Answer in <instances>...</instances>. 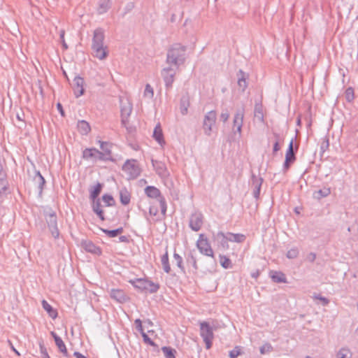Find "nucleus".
Wrapping results in <instances>:
<instances>
[{
	"label": "nucleus",
	"mask_w": 358,
	"mask_h": 358,
	"mask_svg": "<svg viewBox=\"0 0 358 358\" xmlns=\"http://www.w3.org/2000/svg\"><path fill=\"white\" fill-rule=\"evenodd\" d=\"M187 262L188 264H191L192 267L195 269H198V266L196 263V257L192 255V253H190L189 257L187 259Z\"/></svg>",
	"instance_id": "de8ad7c7"
},
{
	"label": "nucleus",
	"mask_w": 358,
	"mask_h": 358,
	"mask_svg": "<svg viewBox=\"0 0 358 358\" xmlns=\"http://www.w3.org/2000/svg\"><path fill=\"white\" fill-rule=\"evenodd\" d=\"M294 140L293 138L289 143L286 154H285V159L282 166V171L284 173L287 172L290 168L291 165L296 161V155L294 152L293 147Z\"/></svg>",
	"instance_id": "f8f14e48"
},
{
	"label": "nucleus",
	"mask_w": 358,
	"mask_h": 358,
	"mask_svg": "<svg viewBox=\"0 0 358 358\" xmlns=\"http://www.w3.org/2000/svg\"><path fill=\"white\" fill-rule=\"evenodd\" d=\"M92 209L93 211H97L101 209V202L99 199L97 200H93V205H92Z\"/></svg>",
	"instance_id": "4d7b16f0"
},
{
	"label": "nucleus",
	"mask_w": 358,
	"mask_h": 358,
	"mask_svg": "<svg viewBox=\"0 0 358 358\" xmlns=\"http://www.w3.org/2000/svg\"><path fill=\"white\" fill-rule=\"evenodd\" d=\"M152 164L156 173L160 178H166L169 176V171L164 162L152 159Z\"/></svg>",
	"instance_id": "f3484780"
},
{
	"label": "nucleus",
	"mask_w": 358,
	"mask_h": 358,
	"mask_svg": "<svg viewBox=\"0 0 358 358\" xmlns=\"http://www.w3.org/2000/svg\"><path fill=\"white\" fill-rule=\"evenodd\" d=\"M77 127L78 131L82 135H87L91 131L90 124L85 120L78 121Z\"/></svg>",
	"instance_id": "393cba45"
},
{
	"label": "nucleus",
	"mask_w": 358,
	"mask_h": 358,
	"mask_svg": "<svg viewBox=\"0 0 358 358\" xmlns=\"http://www.w3.org/2000/svg\"><path fill=\"white\" fill-rule=\"evenodd\" d=\"M153 138L155 139V141L161 145H163L165 144V141L164 139V135L162 132V129L161 128L160 124H157L156 127H155L154 131H153Z\"/></svg>",
	"instance_id": "b1692460"
},
{
	"label": "nucleus",
	"mask_w": 358,
	"mask_h": 358,
	"mask_svg": "<svg viewBox=\"0 0 358 358\" xmlns=\"http://www.w3.org/2000/svg\"><path fill=\"white\" fill-rule=\"evenodd\" d=\"M173 258L176 260V264L178 266V268H180V270L184 272L185 268L182 265V258L181 257V256H180L178 253L174 252Z\"/></svg>",
	"instance_id": "a18cd8bd"
},
{
	"label": "nucleus",
	"mask_w": 358,
	"mask_h": 358,
	"mask_svg": "<svg viewBox=\"0 0 358 358\" xmlns=\"http://www.w3.org/2000/svg\"><path fill=\"white\" fill-rule=\"evenodd\" d=\"M94 213L99 216V217L101 220H105V217H104V215H103V212L102 210H99L97 211H94Z\"/></svg>",
	"instance_id": "0e129e2a"
},
{
	"label": "nucleus",
	"mask_w": 358,
	"mask_h": 358,
	"mask_svg": "<svg viewBox=\"0 0 358 358\" xmlns=\"http://www.w3.org/2000/svg\"><path fill=\"white\" fill-rule=\"evenodd\" d=\"M245 115V110L243 108L237 110L234 116L233 130L234 134L237 132L239 136L241 135L242 127L243 124V119Z\"/></svg>",
	"instance_id": "ddd939ff"
},
{
	"label": "nucleus",
	"mask_w": 358,
	"mask_h": 358,
	"mask_svg": "<svg viewBox=\"0 0 358 358\" xmlns=\"http://www.w3.org/2000/svg\"><path fill=\"white\" fill-rule=\"evenodd\" d=\"M320 145V152L324 153L329 147V141L327 136L324 137Z\"/></svg>",
	"instance_id": "c03bdc74"
},
{
	"label": "nucleus",
	"mask_w": 358,
	"mask_h": 358,
	"mask_svg": "<svg viewBox=\"0 0 358 358\" xmlns=\"http://www.w3.org/2000/svg\"><path fill=\"white\" fill-rule=\"evenodd\" d=\"M55 342L59 350L64 355V356L69 357V353L66 345L64 344L62 339L61 338H55Z\"/></svg>",
	"instance_id": "f704fd0d"
},
{
	"label": "nucleus",
	"mask_w": 358,
	"mask_h": 358,
	"mask_svg": "<svg viewBox=\"0 0 358 358\" xmlns=\"http://www.w3.org/2000/svg\"><path fill=\"white\" fill-rule=\"evenodd\" d=\"M220 264L223 268H228L231 267V262L229 258H227L225 256H222V255H220Z\"/></svg>",
	"instance_id": "37998d69"
},
{
	"label": "nucleus",
	"mask_w": 358,
	"mask_h": 358,
	"mask_svg": "<svg viewBox=\"0 0 358 358\" xmlns=\"http://www.w3.org/2000/svg\"><path fill=\"white\" fill-rule=\"evenodd\" d=\"M229 117V113L227 110L222 111L220 116V120L222 121L224 123L227 122Z\"/></svg>",
	"instance_id": "864d4df0"
},
{
	"label": "nucleus",
	"mask_w": 358,
	"mask_h": 358,
	"mask_svg": "<svg viewBox=\"0 0 358 358\" xmlns=\"http://www.w3.org/2000/svg\"><path fill=\"white\" fill-rule=\"evenodd\" d=\"M102 231L106 234L110 238L116 237L117 235L122 234L123 232V228L120 227L115 229L109 230V229H101Z\"/></svg>",
	"instance_id": "c9c22d12"
},
{
	"label": "nucleus",
	"mask_w": 358,
	"mask_h": 358,
	"mask_svg": "<svg viewBox=\"0 0 358 358\" xmlns=\"http://www.w3.org/2000/svg\"><path fill=\"white\" fill-rule=\"evenodd\" d=\"M241 354V348L239 346H236L232 350L229 352V356L230 358H237Z\"/></svg>",
	"instance_id": "3c124183"
},
{
	"label": "nucleus",
	"mask_w": 358,
	"mask_h": 358,
	"mask_svg": "<svg viewBox=\"0 0 358 358\" xmlns=\"http://www.w3.org/2000/svg\"><path fill=\"white\" fill-rule=\"evenodd\" d=\"M186 59V47L180 43L173 45L168 50L166 62L176 69L183 64Z\"/></svg>",
	"instance_id": "f03ea898"
},
{
	"label": "nucleus",
	"mask_w": 358,
	"mask_h": 358,
	"mask_svg": "<svg viewBox=\"0 0 358 358\" xmlns=\"http://www.w3.org/2000/svg\"><path fill=\"white\" fill-rule=\"evenodd\" d=\"M313 297L316 299L320 300L324 306H327L329 303V300L327 298L322 296L320 294L315 295Z\"/></svg>",
	"instance_id": "5fc2aeb1"
},
{
	"label": "nucleus",
	"mask_w": 358,
	"mask_h": 358,
	"mask_svg": "<svg viewBox=\"0 0 358 358\" xmlns=\"http://www.w3.org/2000/svg\"><path fill=\"white\" fill-rule=\"evenodd\" d=\"M73 356L76 357V358H87L85 355H83V354H81L80 352H75L73 353Z\"/></svg>",
	"instance_id": "338daca9"
},
{
	"label": "nucleus",
	"mask_w": 358,
	"mask_h": 358,
	"mask_svg": "<svg viewBox=\"0 0 358 358\" xmlns=\"http://www.w3.org/2000/svg\"><path fill=\"white\" fill-rule=\"evenodd\" d=\"M59 36H60V39L62 41V46L63 48L66 50L68 48V45L65 42V40H64V30H62L60 31V34H59Z\"/></svg>",
	"instance_id": "052dcab7"
},
{
	"label": "nucleus",
	"mask_w": 358,
	"mask_h": 358,
	"mask_svg": "<svg viewBox=\"0 0 358 358\" xmlns=\"http://www.w3.org/2000/svg\"><path fill=\"white\" fill-rule=\"evenodd\" d=\"M136 329L141 333H143L144 330L142 326V322L140 319H136L134 322Z\"/></svg>",
	"instance_id": "6e6d98bb"
},
{
	"label": "nucleus",
	"mask_w": 358,
	"mask_h": 358,
	"mask_svg": "<svg viewBox=\"0 0 358 358\" xmlns=\"http://www.w3.org/2000/svg\"><path fill=\"white\" fill-rule=\"evenodd\" d=\"M119 241L128 243L129 242V238L127 236H121L119 237Z\"/></svg>",
	"instance_id": "e2e57ef3"
},
{
	"label": "nucleus",
	"mask_w": 358,
	"mask_h": 358,
	"mask_svg": "<svg viewBox=\"0 0 358 358\" xmlns=\"http://www.w3.org/2000/svg\"><path fill=\"white\" fill-rule=\"evenodd\" d=\"M143 338V341H145V343L150 345H155V343L151 340V338L146 334V333L143 332L141 334Z\"/></svg>",
	"instance_id": "bf43d9fd"
},
{
	"label": "nucleus",
	"mask_w": 358,
	"mask_h": 358,
	"mask_svg": "<svg viewBox=\"0 0 358 358\" xmlns=\"http://www.w3.org/2000/svg\"><path fill=\"white\" fill-rule=\"evenodd\" d=\"M42 306L43 309L48 313V315L52 318L55 319L57 317V311L54 309L52 306L48 303V302L45 300L42 301Z\"/></svg>",
	"instance_id": "cd10ccee"
},
{
	"label": "nucleus",
	"mask_w": 358,
	"mask_h": 358,
	"mask_svg": "<svg viewBox=\"0 0 358 358\" xmlns=\"http://www.w3.org/2000/svg\"><path fill=\"white\" fill-rule=\"evenodd\" d=\"M34 181L38 185V194L40 196H41L43 189V187L45 183V180L39 171H37L36 173V176L34 177Z\"/></svg>",
	"instance_id": "c85d7f7f"
},
{
	"label": "nucleus",
	"mask_w": 358,
	"mask_h": 358,
	"mask_svg": "<svg viewBox=\"0 0 358 358\" xmlns=\"http://www.w3.org/2000/svg\"><path fill=\"white\" fill-rule=\"evenodd\" d=\"M315 194L317 195L315 196L317 199L326 197L331 194V189L329 187H324L323 189H319L318 191L315 192Z\"/></svg>",
	"instance_id": "ea45409f"
},
{
	"label": "nucleus",
	"mask_w": 358,
	"mask_h": 358,
	"mask_svg": "<svg viewBox=\"0 0 358 358\" xmlns=\"http://www.w3.org/2000/svg\"><path fill=\"white\" fill-rule=\"evenodd\" d=\"M40 350L43 358H50L46 348L42 344L40 345Z\"/></svg>",
	"instance_id": "13d9d810"
},
{
	"label": "nucleus",
	"mask_w": 358,
	"mask_h": 358,
	"mask_svg": "<svg viewBox=\"0 0 358 358\" xmlns=\"http://www.w3.org/2000/svg\"><path fill=\"white\" fill-rule=\"evenodd\" d=\"M203 224V216L200 212L192 213L189 218V227L194 231H198Z\"/></svg>",
	"instance_id": "2eb2a0df"
},
{
	"label": "nucleus",
	"mask_w": 358,
	"mask_h": 358,
	"mask_svg": "<svg viewBox=\"0 0 358 358\" xmlns=\"http://www.w3.org/2000/svg\"><path fill=\"white\" fill-rule=\"evenodd\" d=\"M273 348L272 345L268 343H266L260 348L259 351L262 355H264L267 352L273 351Z\"/></svg>",
	"instance_id": "49530a36"
},
{
	"label": "nucleus",
	"mask_w": 358,
	"mask_h": 358,
	"mask_svg": "<svg viewBox=\"0 0 358 358\" xmlns=\"http://www.w3.org/2000/svg\"><path fill=\"white\" fill-rule=\"evenodd\" d=\"M196 247L199 252L207 257H214V252L208 238L203 234H199L196 241Z\"/></svg>",
	"instance_id": "1a4fd4ad"
},
{
	"label": "nucleus",
	"mask_w": 358,
	"mask_h": 358,
	"mask_svg": "<svg viewBox=\"0 0 358 358\" xmlns=\"http://www.w3.org/2000/svg\"><path fill=\"white\" fill-rule=\"evenodd\" d=\"M104 38L103 29L97 28L94 31L92 43V55L100 60L106 59L108 55V47L104 45Z\"/></svg>",
	"instance_id": "f257e3e1"
},
{
	"label": "nucleus",
	"mask_w": 358,
	"mask_h": 358,
	"mask_svg": "<svg viewBox=\"0 0 358 358\" xmlns=\"http://www.w3.org/2000/svg\"><path fill=\"white\" fill-rule=\"evenodd\" d=\"M189 106V97L187 94L184 95L180 99V108L182 115H186L188 111V108Z\"/></svg>",
	"instance_id": "bb28decb"
},
{
	"label": "nucleus",
	"mask_w": 358,
	"mask_h": 358,
	"mask_svg": "<svg viewBox=\"0 0 358 358\" xmlns=\"http://www.w3.org/2000/svg\"><path fill=\"white\" fill-rule=\"evenodd\" d=\"M337 358H351L352 353L348 348H341L336 354Z\"/></svg>",
	"instance_id": "e433bc0d"
},
{
	"label": "nucleus",
	"mask_w": 358,
	"mask_h": 358,
	"mask_svg": "<svg viewBox=\"0 0 358 358\" xmlns=\"http://www.w3.org/2000/svg\"><path fill=\"white\" fill-rule=\"evenodd\" d=\"M145 194L152 199H157L159 202L161 211L163 214L166 212V202L164 197L161 194L159 189L154 186H148L145 188Z\"/></svg>",
	"instance_id": "423d86ee"
},
{
	"label": "nucleus",
	"mask_w": 358,
	"mask_h": 358,
	"mask_svg": "<svg viewBox=\"0 0 358 358\" xmlns=\"http://www.w3.org/2000/svg\"><path fill=\"white\" fill-rule=\"evenodd\" d=\"M122 170L129 180L136 179L141 173V169L135 159H127L122 166Z\"/></svg>",
	"instance_id": "0eeeda50"
},
{
	"label": "nucleus",
	"mask_w": 358,
	"mask_h": 358,
	"mask_svg": "<svg viewBox=\"0 0 358 358\" xmlns=\"http://www.w3.org/2000/svg\"><path fill=\"white\" fill-rule=\"evenodd\" d=\"M200 335L206 343V348L210 349L214 338L213 327L206 322L200 324Z\"/></svg>",
	"instance_id": "6e6552de"
},
{
	"label": "nucleus",
	"mask_w": 358,
	"mask_h": 358,
	"mask_svg": "<svg viewBox=\"0 0 358 358\" xmlns=\"http://www.w3.org/2000/svg\"><path fill=\"white\" fill-rule=\"evenodd\" d=\"M120 202L123 205H127L130 202L131 194L126 188H123L120 191Z\"/></svg>",
	"instance_id": "2f4dec72"
},
{
	"label": "nucleus",
	"mask_w": 358,
	"mask_h": 358,
	"mask_svg": "<svg viewBox=\"0 0 358 358\" xmlns=\"http://www.w3.org/2000/svg\"><path fill=\"white\" fill-rule=\"evenodd\" d=\"M94 213L99 216V217L101 220H105V217H104V215H103V212L102 210H99L97 211H94Z\"/></svg>",
	"instance_id": "69168bd1"
},
{
	"label": "nucleus",
	"mask_w": 358,
	"mask_h": 358,
	"mask_svg": "<svg viewBox=\"0 0 358 358\" xmlns=\"http://www.w3.org/2000/svg\"><path fill=\"white\" fill-rule=\"evenodd\" d=\"M271 278L274 282L280 283L287 282L285 275L280 271H271Z\"/></svg>",
	"instance_id": "7c9ffc66"
},
{
	"label": "nucleus",
	"mask_w": 358,
	"mask_h": 358,
	"mask_svg": "<svg viewBox=\"0 0 358 358\" xmlns=\"http://www.w3.org/2000/svg\"><path fill=\"white\" fill-rule=\"evenodd\" d=\"M102 201L105 203L106 206H113L115 205V200L110 194H104L102 196Z\"/></svg>",
	"instance_id": "a19ab883"
},
{
	"label": "nucleus",
	"mask_w": 358,
	"mask_h": 358,
	"mask_svg": "<svg viewBox=\"0 0 358 358\" xmlns=\"http://www.w3.org/2000/svg\"><path fill=\"white\" fill-rule=\"evenodd\" d=\"M255 117H257L260 122H264V116L263 113V106L262 103H256L254 110Z\"/></svg>",
	"instance_id": "473e14b6"
},
{
	"label": "nucleus",
	"mask_w": 358,
	"mask_h": 358,
	"mask_svg": "<svg viewBox=\"0 0 358 358\" xmlns=\"http://www.w3.org/2000/svg\"><path fill=\"white\" fill-rule=\"evenodd\" d=\"M111 6V0H99L97 12L99 15L106 13Z\"/></svg>",
	"instance_id": "a878e982"
},
{
	"label": "nucleus",
	"mask_w": 358,
	"mask_h": 358,
	"mask_svg": "<svg viewBox=\"0 0 358 358\" xmlns=\"http://www.w3.org/2000/svg\"><path fill=\"white\" fill-rule=\"evenodd\" d=\"M82 157L85 160L94 159H96L99 160H103L104 159H107V157H105L103 153L97 150L96 148H85L83 151Z\"/></svg>",
	"instance_id": "4468645a"
},
{
	"label": "nucleus",
	"mask_w": 358,
	"mask_h": 358,
	"mask_svg": "<svg viewBox=\"0 0 358 358\" xmlns=\"http://www.w3.org/2000/svg\"><path fill=\"white\" fill-rule=\"evenodd\" d=\"M98 143L100 144V148L103 150L102 152L104 156L108 157L103 160H113L111 157V144L108 142L101 141H99Z\"/></svg>",
	"instance_id": "5701e85b"
},
{
	"label": "nucleus",
	"mask_w": 358,
	"mask_h": 358,
	"mask_svg": "<svg viewBox=\"0 0 358 358\" xmlns=\"http://www.w3.org/2000/svg\"><path fill=\"white\" fill-rule=\"evenodd\" d=\"M102 188V185L98 182L93 188L92 190L90 191V199L92 200H95L97 196L101 193Z\"/></svg>",
	"instance_id": "4c0bfd02"
},
{
	"label": "nucleus",
	"mask_w": 358,
	"mask_h": 358,
	"mask_svg": "<svg viewBox=\"0 0 358 358\" xmlns=\"http://www.w3.org/2000/svg\"><path fill=\"white\" fill-rule=\"evenodd\" d=\"M178 69L168 66L164 68L161 71V75L165 84L166 90L172 88L173 83L175 80V76L176 74V70Z\"/></svg>",
	"instance_id": "9b49d317"
},
{
	"label": "nucleus",
	"mask_w": 358,
	"mask_h": 358,
	"mask_svg": "<svg viewBox=\"0 0 358 358\" xmlns=\"http://www.w3.org/2000/svg\"><path fill=\"white\" fill-rule=\"evenodd\" d=\"M273 136L275 138V142L273 144V151L275 153V152H277L278 151H279L280 149V147L279 145V140H280V134L278 133H273Z\"/></svg>",
	"instance_id": "8fccbe9b"
},
{
	"label": "nucleus",
	"mask_w": 358,
	"mask_h": 358,
	"mask_svg": "<svg viewBox=\"0 0 358 358\" xmlns=\"http://www.w3.org/2000/svg\"><path fill=\"white\" fill-rule=\"evenodd\" d=\"M82 246L86 251L92 254L100 255L101 253V249L91 241H83L82 242Z\"/></svg>",
	"instance_id": "412c9836"
},
{
	"label": "nucleus",
	"mask_w": 358,
	"mask_h": 358,
	"mask_svg": "<svg viewBox=\"0 0 358 358\" xmlns=\"http://www.w3.org/2000/svg\"><path fill=\"white\" fill-rule=\"evenodd\" d=\"M57 108L58 110L60 112L61 115L62 116H64V112L62 106L60 103H57Z\"/></svg>",
	"instance_id": "774afa93"
},
{
	"label": "nucleus",
	"mask_w": 358,
	"mask_h": 358,
	"mask_svg": "<svg viewBox=\"0 0 358 358\" xmlns=\"http://www.w3.org/2000/svg\"><path fill=\"white\" fill-rule=\"evenodd\" d=\"M299 255V250L296 248L289 250L287 252V257L289 259H294Z\"/></svg>",
	"instance_id": "09e8293b"
},
{
	"label": "nucleus",
	"mask_w": 358,
	"mask_h": 358,
	"mask_svg": "<svg viewBox=\"0 0 358 358\" xmlns=\"http://www.w3.org/2000/svg\"><path fill=\"white\" fill-rule=\"evenodd\" d=\"M307 259H308V261L313 262L316 259V254L314 252H310L308 255Z\"/></svg>",
	"instance_id": "680f3d73"
},
{
	"label": "nucleus",
	"mask_w": 358,
	"mask_h": 358,
	"mask_svg": "<svg viewBox=\"0 0 358 358\" xmlns=\"http://www.w3.org/2000/svg\"><path fill=\"white\" fill-rule=\"evenodd\" d=\"M120 112H121V122L122 124L127 129V124L129 122V117L132 112L133 106L132 103L127 97H120Z\"/></svg>",
	"instance_id": "20e7f679"
},
{
	"label": "nucleus",
	"mask_w": 358,
	"mask_h": 358,
	"mask_svg": "<svg viewBox=\"0 0 358 358\" xmlns=\"http://www.w3.org/2000/svg\"><path fill=\"white\" fill-rule=\"evenodd\" d=\"M213 239L215 241H218L220 243V245L223 249H228L229 248V240H228V235L227 234H224L222 231H219L216 234H213Z\"/></svg>",
	"instance_id": "aec40b11"
},
{
	"label": "nucleus",
	"mask_w": 358,
	"mask_h": 358,
	"mask_svg": "<svg viewBox=\"0 0 358 358\" xmlns=\"http://www.w3.org/2000/svg\"><path fill=\"white\" fill-rule=\"evenodd\" d=\"M217 120V113L215 110L208 112L203 118L202 128L204 134L210 136L213 131V127L215 124Z\"/></svg>",
	"instance_id": "9d476101"
},
{
	"label": "nucleus",
	"mask_w": 358,
	"mask_h": 358,
	"mask_svg": "<svg viewBox=\"0 0 358 358\" xmlns=\"http://www.w3.org/2000/svg\"><path fill=\"white\" fill-rule=\"evenodd\" d=\"M143 96L149 99H152L154 96V90L150 84H147L145 87Z\"/></svg>",
	"instance_id": "79ce46f5"
},
{
	"label": "nucleus",
	"mask_w": 358,
	"mask_h": 358,
	"mask_svg": "<svg viewBox=\"0 0 358 358\" xmlns=\"http://www.w3.org/2000/svg\"><path fill=\"white\" fill-rule=\"evenodd\" d=\"M84 79L80 76H76L73 79V91L76 97H79L84 94Z\"/></svg>",
	"instance_id": "a211bd4d"
},
{
	"label": "nucleus",
	"mask_w": 358,
	"mask_h": 358,
	"mask_svg": "<svg viewBox=\"0 0 358 358\" xmlns=\"http://www.w3.org/2000/svg\"><path fill=\"white\" fill-rule=\"evenodd\" d=\"M264 179L261 176H257L254 173L251 176V187L253 188V196L256 199L259 198L260 190Z\"/></svg>",
	"instance_id": "dca6fc26"
},
{
	"label": "nucleus",
	"mask_w": 358,
	"mask_h": 358,
	"mask_svg": "<svg viewBox=\"0 0 358 358\" xmlns=\"http://www.w3.org/2000/svg\"><path fill=\"white\" fill-rule=\"evenodd\" d=\"M228 240L230 242L235 243H243L245 241L246 237L244 234H234L231 232H227Z\"/></svg>",
	"instance_id": "c756f323"
},
{
	"label": "nucleus",
	"mask_w": 358,
	"mask_h": 358,
	"mask_svg": "<svg viewBox=\"0 0 358 358\" xmlns=\"http://www.w3.org/2000/svg\"><path fill=\"white\" fill-rule=\"evenodd\" d=\"M162 350L166 358H176L175 354L176 353V351L171 347H162Z\"/></svg>",
	"instance_id": "58836bf2"
},
{
	"label": "nucleus",
	"mask_w": 358,
	"mask_h": 358,
	"mask_svg": "<svg viewBox=\"0 0 358 358\" xmlns=\"http://www.w3.org/2000/svg\"><path fill=\"white\" fill-rule=\"evenodd\" d=\"M345 98L348 101L350 102L354 99V90L352 87H348L345 90Z\"/></svg>",
	"instance_id": "603ef678"
},
{
	"label": "nucleus",
	"mask_w": 358,
	"mask_h": 358,
	"mask_svg": "<svg viewBox=\"0 0 358 358\" xmlns=\"http://www.w3.org/2000/svg\"><path fill=\"white\" fill-rule=\"evenodd\" d=\"M44 216L48 224V227L55 238L59 236V231L57 227V215L55 211L48 208L44 210Z\"/></svg>",
	"instance_id": "39448f33"
},
{
	"label": "nucleus",
	"mask_w": 358,
	"mask_h": 358,
	"mask_svg": "<svg viewBox=\"0 0 358 358\" xmlns=\"http://www.w3.org/2000/svg\"><path fill=\"white\" fill-rule=\"evenodd\" d=\"M161 262L164 272L169 273L171 271V266L169 262V255L167 251L162 256Z\"/></svg>",
	"instance_id": "72a5a7b5"
},
{
	"label": "nucleus",
	"mask_w": 358,
	"mask_h": 358,
	"mask_svg": "<svg viewBox=\"0 0 358 358\" xmlns=\"http://www.w3.org/2000/svg\"><path fill=\"white\" fill-rule=\"evenodd\" d=\"M237 77L238 85L239 87L242 89V91L244 92L248 87L247 79L248 78V75L246 74L243 70L240 69L237 73Z\"/></svg>",
	"instance_id": "4be33fe9"
},
{
	"label": "nucleus",
	"mask_w": 358,
	"mask_h": 358,
	"mask_svg": "<svg viewBox=\"0 0 358 358\" xmlns=\"http://www.w3.org/2000/svg\"><path fill=\"white\" fill-rule=\"evenodd\" d=\"M129 282L136 289L141 291L148 292L151 294L155 293L159 289V285L150 281L145 278H136L129 280Z\"/></svg>",
	"instance_id": "7ed1b4c3"
},
{
	"label": "nucleus",
	"mask_w": 358,
	"mask_h": 358,
	"mask_svg": "<svg viewBox=\"0 0 358 358\" xmlns=\"http://www.w3.org/2000/svg\"><path fill=\"white\" fill-rule=\"evenodd\" d=\"M110 297L119 303H124L128 297L122 289H112L110 292Z\"/></svg>",
	"instance_id": "6ab92c4d"
}]
</instances>
